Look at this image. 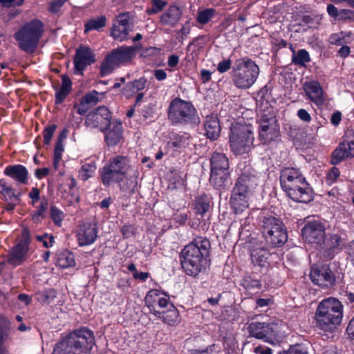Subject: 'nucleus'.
Instances as JSON below:
<instances>
[{"label": "nucleus", "instance_id": "nucleus-42", "mask_svg": "<svg viewBox=\"0 0 354 354\" xmlns=\"http://www.w3.org/2000/svg\"><path fill=\"white\" fill-rule=\"evenodd\" d=\"M216 11L214 8H206L203 10L198 11L196 21L202 24L205 25L207 24L212 18L215 17Z\"/></svg>", "mask_w": 354, "mask_h": 354}, {"label": "nucleus", "instance_id": "nucleus-2", "mask_svg": "<svg viewBox=\"0 0 354 354\" xmlns=\"http://www.w3.org/2000/svg\"><path fill=\"white\" fill-rule=\"evenodd\" d=\"M211 244L205 237H197L186 245L180 252V262L187 275L196 277L209 266Z\"/></svg>", "mask_w": 354, "mask_h": 354}, {"label": "nucleus", "instance_id": "nucleus-45", "mask_svg": "<svg viewBox=\"0 0 354 354\" xmlns=\"http://www.w3.org/2000/svg\"><path fill=\"white\" fill-rule=\"evenodd\" d=\"M68 0H53L50 1L48 6V11L53 15H57L60 12L62 8Z\"/></svg>", "mask_w": 354, "mask_h": 354}, {"label": "nucleus", "instance_id": "nucleus-28", "mask_svg": "<svg viewBox=\"0 0 354 354\" xmlns=\"http://www.w3.org/2000/svg\"><path fill=\"white\" fill-rule=\"evenodd\" d=\"M273 254L265 248H254L251 251V259L254 266L265 267L268 263L269 257Z\"/></svg>", "mask_w": 354, "mask_h": 354}, {"label": "nucleus", "instance_id": "nucleus-16", "mask_svg": "<svg viewBox=\"0 0 354 354\" xmlns=\"http://www.w3.org/2000/svg\"><path fill=\"white\" fill-rule=\"evenodd\" d=\"M285 192L290 198L297 203H308L314 198L313 190L306 178Z\"/></svg>", "mask_w": 354, "mask_h": 354}, {"label": "nucleus", "instance_id": "nucleus-17", "mask_svg": "<svg viewBox=\"0 0 354 354\" xmlns=\"http://www.w3.org/2000/svg\"><path fill=\"white\" fill-rule=\"evenodd\" d=\"M15 186L4 178L0 180V193L7 203L6 209L8 212L14 210L15 206L20 202L21 192L16 189Z\"/></svg>", "mask_w": 354, "mask_h": 354}, {"label": "nucleus", "instance_id": "nucleus-24", "mask_svg": "<svg viewBox=\"0 0 354 354\" xmlns=\"http://www.w3.org/2000/svg\"><path fill=\"white\" fill-rule=\"evenodd\" d=\"M354 156V140L344 141L333 151L331 163L337 165L344 159Z\"/></svg>", "mask_w": 354, "mask_h": 354}, {"label": "nucleus", "instance_id": "nucleus-8", "mask_svg": "<svg viewBox=\"0 0 354 354\" xmlns=\"http://www.w3.org/2000/svg\"><path fill=\"white\" fill-rule=\"evenodd\" d=\"M137 48L135 46H122L113 49L102 62L100 67L101 76L110 75L122 65L130 62L136 55Z\"/></svg>", "mask_w": 354, "mask_h": 354}, {"label": "nucleus", "instance_id": "nucleus-19", "mask_svg": "<svg viewBox=\"0 0 354 354\" xmlns=\"http://www.w3.org/2000/svg\"><path fill=\"white\" fill-rule=\"evenodd\" d=\"M250 335L272 343L275 337L274 325L265 322H252L248 327Z\"/></svg>", "mask_w": 354, "mask_h": 354}, {"label": "nucleus", "instance_id": "nucleus-63", "mask_svg": "<svg viewBox=\"0 0 354 354\" xmlns=\"http://www.w3.org/2000/svg\"><path fill=\"white\" fill-rule=\"evenodd\" d=\"M173 179H174L173 188L178 189V188H181L184 186L185 181H184L183 178L181 176L175 174Z\"/></svg>", "mask_w": 354, "mask_h": 354}, {"label": "nucleus", "instance_id": "nucleus-11", "mask_svg": "<svg viewBox=\"0 0 354 354\" xmlns=\"http://www.w3.org/2000/svg\"><path fill=\"white\" fill-rule=\"evenodd\" d=\"M133 15L130 12H121L113 21L111 29V37L118 41H124L129 39V32L133 30Z\"/></svg>", "mask_w": 354, "mask_h": 354}, {"label": "nucleus", "instance_id": "nucleus-15", "mask_svg": "<svg viewBox=\"0 0 354 354\" xmlns=\"http://www.w3.org/2000/svg\"><path fill=\"white\" fill-rule=\"evenodd\" d=\"M239 169L241 174L234 187L241 189V192L250 194L259 183L258 173L249 165L242 167V164L239 165Z\"/></svg>", "mask_w": 354, "mask_h": 354}, {"label": "nucleus", "instance_id": "nucleus-31", "mask_svg": "<svg viewBox=\"0 0 354 354\" xmlns=\"http://www.w3.org/2000/svg\"><path fill=\"white\" fill-rule=\"evenodd\" d=\"M147 82V80L144 77L134 81L129 82L122 88V93L126 97L130 98L135 93L143 90L146 86Z\"/></svg>", "mask_w": 354, "mask_h": 354}, {"label": "nucleus", "instance_id": "nucleus-61", "mask_svg": "<svg viewBox=\"0 0 354 354\" xmlns=\"http://www.w3.org/2000/svg\"><path fill=\"white\" fill-rule=\"evenodd\" d=\"M254 353L255 354H272V351L266 346L260 345L254 348Z\"/></svg>", "mask_w": 354, "mask_h": 354}, {"label": "nucleus", "instance_id": "nucleus-52", "mask_svg": "<svg viewBox=\"0 0 354 354\" xmlns=\"http://www.w3.org/2000/svg\"><path fill=\"white\" fill-rule=\"evenodd\" d=\"M232 66V61L230 59H225L221 61L217 65V70L221 73H224L229 71Z\"/></svg>", "mask_w": 354, "mask_h": 354}, {"label": "nucleus", "instance_id": "nucleus-29", "mask_svg": "<svg viewBox=\"0 0 354 354\" xmlns=\"http://www.w3.org/2000/svg\"><path fill=\"white\" fill-rule=\"evenodd\" d=\"M230 182L229 170H211L209 183L217 189H224Z\"/></svg>", "mask_w": 354, "mask_h": 354}, {"label": "nucleus", "instance_id": "nucleus-18", "mask_svg": "<svg viewBox=\"0 0 354 354\" xmlns=\"http://www.w3.org/2000/svg\"><path fill=\"white\" fill-rule=\"evenodd\" d=\"M310 277L315 284L322 288L331 287L335 282V277L328 266L313 268Z\"/></svg>", "mask_w": 354, "mask_h": 354}, {"label": "nucleus", "instance_id": "nucleus-34", "mask_svg": "<svg viewBox=\"0 0 354 354\" xmlns=\"http://www.w3.org/2000/svg\"><path fill=\"white\" fill-rule=\"evenodd\" d=\"M189 137L186 133H172L169 143L176 150H180L189 145Z\"/></svg>", "mask_w": 354, "mask_h": 354}, {"label": "nucleus", "instance_id": "nucleus-35", "mask_svg": "<svg viewBox=\"0 0 354 354\" xmlns=\"http://www.w3.org/2000/svg\"><path fill=\"white\" fill-rule=\"evenodd\" d=\"M74 254L69 251H64L58 254L56 265L61 268H68L75 266Z\"/></svg>", "mask_w": 354, "mask_h": 354}, {"label": "nucleus", "instance_id": "nucleus-20", "mask_svg": "<svg viewBox=\"0 0 354 354\" xmlns=\"http://www.w3.org/2000/svg\"><path fill=\"white\" fill-rule=\"evenodd\" d=\"M98 233L97 225L91 223H85L80 225L77 239L80 246H86L93 243Z\"/></svg>", "mask_w": 354, "mask_h": 354}, {"label": "nucleus", "instance_id": "nucleus-40", "mask_svg": "<svg viewBox=\"0 0 354 354\" xmlns=\"http://www.w3.org/2000/svg\"><path fill=\"white\" fill-rule=\"evenodd\" d=\"M97 166L95 162L85 163L78 170V176L82 180L86 181L94 175Z\"/></svg>", "mask_w": 354, "mask_h": 354}, {"label": "nucleus", "instance_id": "nucleus-12", "mask_svg": "<svg viewBox=\"0 0 354 354\" xmlns=\"http://www.w3.org/2000/svg\"><path fill=\"white\" fill-rule=\"evenodd\" d=\"M301 235L309 243L321 244L326 236L324 225L319 219L308 217L301 230Z\"/></svg>", "mask_w": 354, "mask_h": 354}, {"label": "nucleus", "instance_id": "nucleus-58", "mask_svg": "<svg viewBox=\"0 0 354 354\" xmlns=\"http://www.w3.org/2000/svg\"><path fill=\"white\" fill-rule=\"evenodd\" d=\"M297 117L305 122H310L311 121V116L309 113L304 109H300L297 113Z\"/></svg>", "mask_w": 354, "mask_h": 354}, {"label": "nucleus", "instance_id": "nucleus-10", "mask_svg": "<svg viewBox=\"0 0 354 354\" xmlns=\"http://www.w3.org/2000/svg\"><path fill=\"white\" fill-rule=\"evenodd\" d=\"M258 122V138L262 144L270 145L279 139V126L272 113L263 114L259 119Z\"/></svg>", "mask_w": 354, "mask_h": 354}, {"label": "nucleus", "instance_id": "nucleus-55", "mask_svg": "<svg viewBox=\"0 0 354 354\" xmlns=\"http://www.w3.org/2000/svg\"><path fill=\"white\" fill-rule=\"evenodd\" d=\"M9 326V321L3 316H0V342L3 339L4 333Z\"/></svg>", "mask_w": 354, "mask_h": 354}, {"label": "nucleus", "instance_id": "nucleus-9", "mask_svg": "<svg viewBox=\"0 0 354 354\" xmlns=\"http://www.w3.org/2000/svg\"><path fill=\"white\" fill-rule=\"evenodd\" d=\"M168 118L174 124H191L198 122L196 109L189 102L175 98L169 104Z\"/></svg>", "mask_w": 354, "mask_h": 354}, {"label": "nucleus", "instance_id": "nucleus-59", "mask_svg": "<svg viewBox=\"0 0 354 354\" xmlns=\"http://www.w3.org/2000/svg\"><path fill=\"white\" fill-rule=\"evenodd\" d=\"M37 239L39 241H41L46 248L51 247L53 245V243L54 242L53 237L52 236H48L47 234L42 236H38Z\"/></svg>", "mask_w": 354, "mask_h": 354}, {"label": "nucleus", "instance_id": "nucleus-22", "mask_svg": "<svg viewBox=\"0 0 354 354\" xmlns=\"http://www.w3.org/2000/svg\"><path fill=\"white\" fill-rule=\"evenodd\" d=\"M304 91L308 97L317 106L320 107L325 103L323 89L317 81L305 82L303 86Z\"/></svg>", "mask_w": 354, "mask_h": 354}, {"label": "nucleus", "instance_id": "nucleus-26", "mask_svg": "<svg viewBox=\"0 0 354 354\" xmlns=\"http://www.w3.org/2000/svg\"><path fill=\"white\" fill-rule=\"evenodd\" d=\"M249 195L247 193L241 192V189H239L237 187H234L230 202L232 209L236 214L242 212L248 207Z\"/></svg>", "mask_w": 354, "mask_h": 354}, {"label": "nucleus", "instance_id": "nucleus-60", "mask_svg": "<svg viewBox=\"0 0 354 354\" xmlns=\"http://www.w3.org/2000/svg\"><path fill=\"white\" fill-rule=\"evenodd\" d=\"M31 203L35 205L39 200V190L36 187H32L28 194Z\"/></svg>", "mask_w": 354, "mask_h": 354}, {"label": "nucleus", "instance_id": "nucleus-3", "mask_svg": "<svg viewBox=\"0 0 354 354\" xmlns=\"http://www.w3.org/2000/svg\"><path fill=\"white\" fill-rule=\"evenodd\" d=\"M95 344L93 332L86 327L73 330L55 344L53 354L89 353Z\"/></svg>", "mask_w": 354, "mask_h": 354}, {"label": "nucleus", "instance_id": "nucleus-56", "mask_svg": "<svg viewBox=\"0 0 354 354\" xmlns=\"http://www.w3.org/2000/svg\"><path fill=\"white\" fill-rule=\"evenodd\" d=\"M41 299L46 303H50L56 297V292L53 290L44 292L41 295Z\"/></svg>", "mask_w": 354, "mask_h": 354}, {"label": "nucleus", "instance_id": "nucleus-1", "mask_svg": "<svg viewBox=\"0 0 354 354\" xmlns=\"http://www.w3.org/2000/svg\"><path fill=\"white\" fill-rule=\"evenodd\" d=\"M99 172L106 187L118 183L123 192H135L137 189L140 174L127 156L118 155L111 158Z\"/></svg>", "mask_w": 354, "mask_h": 354}, {"label": "nucleus", "instance_id": "nucleus-39", "mask_svg": "<svg viewBox=\"0 0 354 354\" xmlns=\"http://www.w3.org/2000/svg\"><path fill=\"white\" fill-rule=\"evenodd\" d=\"M85 124L90 128H100L102 131H104L106 127V124L95 111L87 115Z\"/></svg>", "mask_w": 354, "mask_h": 354}, {"label": "nucleus", "instance_id": "nucleus-4", "mask_svg": "<svg viewBox=\"0 0 354 354\" xmlns=\"http://www.w3.org/2000/svg\"><path fill=\"white\" fill-rule=\"evenodd\" d=\"M343 306L335 297L323 299L319 304L315 318L317 326L324 331H333L342 322Z\"/></svg>", "mask_w": 354, "mask_h": 354}, {"label": "nucleus", "instance_id": "nucleus-49", "mask_svg": "<svg viewBox=\"0 0 354 354\" xmlns=\"http://www.w3.org/2000/svg\"><path fill=\"white\" fill-rule=\"evenodd\" d=\"M151 3L152 8L147 10L149 15L160 12L167 5V2L162 0H151Z\"/></svg>", "mask_w": 354, "mask_h": 354}, {"label": "nucleus", "instance_id": "nucleus-38", "mask_svg": "<svg viewBox=\"0 0 354 354\" xmlns=\"http://www.w3.org/2000/svg\"><path fill=\"white\" fill-rule=\"evenodd\" d=\"M3 174L15 180V185L22 184V165H8Z\"/></svg>", "mask_w": 354, "mask_h": 354}, {"label": "nucleus", "instance_id": "nucleus-36", "mask_svg": "<svg viewBox=\"0 0 354 354\" xmlns=\"http://www.w3.org/2000/svg\"><path fill=\"white\" fill-rule=\"evenodd\" d=\"M165 312L164 314L160 315V317L162 319L163 322L171 326L176 325L179 322L178 312L171 303L165 309Z\"/></svg>", "mask_w": 354, "mask_h": 354}, {"label": "nucleus", "instance_id": "nucleus-33", "mask_svg": "<svg viewBox=\"0 0 354 354\" xmlns=\"http://www.w3.org/2000/svg\"><path fill=\"white\" fill-rule=\"evenodd\" d=\"M211 170H229V160L223 153L214 152L211 158Z\"/></svg>", "mask_w": 354, "mask_h": 354}, {"label": "nucleus", "instance_id": "nucleus-6", "mask_svg": "<svg viewBox=\"0 0 354 354\" xmlns=\"http://www.w3.org/2000/svg\"><path fill=\"white\" fill-rule=\"evenodd\" d=\"M259 224L266 244L271 248L281 247L288 239L283 223L267 209L261 210Z\"/></svg>", "mask_w": 354, "mask_h": 354}, {"label": "nucleus", "instance_id": "nucleus-21", "mask_svg": "<svg viewBox=\"0 0 354 354\" xmlns=\"http://www.w3.org/2000/svg\"><path fill=\"white\" fill-rule=\"evenodd\" d=\"M306 178L300 170L294 167H286L281 170L280 183L282 189L286 192Z\"/></svg>", "mask_w": 354, "mask_h": 354}, {"label": "nucleus", "instance_id": "nucleus-41", "mask_svg": "<svg viewBox=\"0 0 354 354\" xmlns=\"http://www.w3.org/2000/svg\"><path fill=\"white\" fill-rule=\"evenodd\" d=\"M292 62L295 65L305 66L310 60L309 53L305 49H299L296 52L292 48Z\"/></svg>", "mask_w": 354, "mask_h": 354}, {"label": "nucleus", "instance_id": "nucleus-23", "mask_svg": "<svg viewBox=\"0 0 354 354\" xmlns=\"http://www.w3.org/2000/svg\"><path fill=\"white\" fill-rule=\"evenodd\" d=\"M95 62V54L86 46H80L76 50L74 59L75 70L82 72L84 68Z\"/></svg>", "mask_w": 354, "mask_h": 354}, {"label": "nucleus", "instance_id": "nucleus-44", "mask_svg": "<svg viewBox=\"0 0 354 354\" xmlns=\"http://www.w3.org/2000/svg\"><path fill=\"white\" fill-rule=\"evenodd\" d=\"M209 207V202L207 196H199L196 198L194 208L196 213L203 216L207 212Z\"/></svg>", "mask_w": 354, "mask_h": 354}, {"label": "nucleus", "instance_id": "nucleus-48", "mask_svg": "<svg viewBox=\"0 0 354 354\" xmlns=\"http://www.w3.org/2000/svg\"><path fill=\"white\" fill-rule=\"evenodd\" d=\"M95 111L97 113L98 116H100L102 118V120L106 124V126L109 124V122H111V114L107 107L100 106Z\"/></svg>", "mask_w": 354, "mask_h": 354}, {"label": "nucleus", "instance_id": "nucleus-54", "mask_svg": "<svg viewBox=\"0 0 354 354\" xmlns=\"http://www.w3.org/2000/svg\"><path fill=\"white\" fill-rule=\"evenodd\" d=\"M84 101L86 104H96L98 101V93L95 91L86 94L84 97Z\"/></svg>", "mask_w": 354, "mask_h": 354}, {"label": "nucleus", "instance_id": "nucleus-57", "mask_svg": "<svg viewBox=\"0 0 354 354\" xmlns=\"http://www.w3.org/2000/svg\"><path fill=\"white\" fill-rule=\"evenodd\" d=\"M340 172L337 167H333L327 174V180L330 183H334L339 176Z\"/></svg>", "mask_w": 354, "mask_h": 354}, {"label": "nucleus", "instance_id": "nucleus-53", "mask_svg": "<svg viewBox=\"0 0 354 354\" xmlns=\"http://www.w3.org/2000/svg\"><path fill=\"white\" fill-rule=\"evenodd\" d=\"M341 243V238L339 235L334 234L330 236V238L327 242V245L330 249H336L339 248Z\"/></svg>", "mask_w": 354, "mask_h": 354}, {"label": "nucleus", "instance_id": "nucleus-43", "mask_svg": "<svg viewBox=\"0 0 354 354\" xmlns=\"http://www.w3.org/2000/svg\"><path fill=\"white\" fill-rule=\"evenodd\" d=\"M106 19L104 16H100L95 19H92L88 20L85 24V32L93 30H99L101 28H103L106 25Z\"/></svg>", "mask_w": 354, "mask_h": 354}, {"label": "nucleus", "instance_id": "nucleus-37", "mask_svg": "<svg viewBox=\"0 0 354 354\" xmlns=\"http://www.w3.org/2000/svg\"><path fill=\"white\" fill-rule=\"evenodd\" d=\"M71 89V81L66 76L62 77L61 87L57 90L55 93V102L57 104L62 103L70 93Z\"/></svg>", "mask_w": 354, "mask_h": 354}, {"label": "nucleus", "instance_id": "nucleus-51", "mask_svg": "<svg viewBox=\"0 0 354 354\" xmlns=\"http://www.w3.org/2000/svg\"><path fill=\"white\" fill-rule=\"evenodd\" d=\"M56 128L57 126L55 124H52L44 129L43 131L44 144L48 145L50 143Z\"/></svg>", "mask_w": 354, "mask_h": 354}, {"label": "nucleus", "instance_id": "nucleus-30", "mask_svg": "<svg viewBox=\"0 0 354 354\" xmlns=\"http://www.w3.org/2000/svg\"><path fill=\"white\" fill-rule=\"evenodd\" d=\"M181 12L176 6H169L160 16V23L164 26L174 27L178 22Z\"/></svg>", "mask_w": 354, "mask_h": 354}, {"label": "nucleus", "instance_id": "nucleus-7", "mask_svg": "<svg viewBox=\"0 0 354 354\" xmlns=\"http://www.w3.org/2000/svg\"><path fill=\"white\" fill-rule=\"evenodd\" d=\"M254 134L250 125L236 124L231 128L230 147L235 155L248 153L253 147Z\"/></svg>", "mask_w": 354, "mask_h": 354}, {"label": "nucleus", "instance_id": "nucleus-50", "mask_svg": "<svg viewBox=\"0 0 354 354\" xmlns=\"http://www.w3.org/2000/svg\"><path fill=\"white\" fill-rule=\"evenodd\" d=\"M279 354H308V348L304 344H296L291 346L286 351H283Z\"/></svg>", "mask_w": 354, "mask_h": 354}, {"label": "nucleus", "instance_id": "nucleus-64", "mask_svg": "<svg viewBox=\"0 0 354 354\" xmlns=\"http://www.w3.org/2000/svg\"><path fill=\"white\" fill-rule=\"evenodd\" d=\"M82 120V118L81 116L75 118V113L73 111L71 113L69 122L74 128H77Z\"/></svg>", "mask_w": 354, "mask_h": 354}, {"label": "nucleus", "instance_id": "nucleus-13", "mask_svg": "<svg viewBox=\"0 0 354 354\" xmlns=\"http://www.w3.org/2000/svg\"><path fill=\"white\" fill-rule=\"evenodd\" d=\"M43 32V24L39 20H34L24 26V51L33 53L38 45Z\"/></svg>", "mask_w": 354, "mask_h": 354}, {"label": "nucleus", "instance_id": "nucleus-5", "mask_svg": "<svg viewBox=\"0 0 354 354\" xmlns=\"http://www.w3.org/2000/svg\"><path fill=\"white\" fill-rule=\"evenodd\" d=\"M259 74V66L247 56L236 59L230 72L232 84L241 90L251 88L257 82Z\"/></svg>", "mask_w": 354, "mask_h": 354}, {"label": "nucleus", "instance_id": "nucleus-47", "mask_svg": "<svg viewBox=\"0 0 354 354\" xmlns=\"http://www.w3.org/2000/svg\"><path fill=\"white\" fill-rule=\"evenodd\" d=\"M243 286L246 290L259 289L261 288V283L257 279H253L250 277H246L243 279Z\"/></svg>", "mask_w": 354, "mask_h": 354}, {"label": "nucleus", "instance_id": "nucleus-62", "mask_svg": "<svg viewBox=\"0 0 354 354\" xmlns=\"http://www.w3.org/2000/svg\"><path fill=\"white\" fill-rule=\"evenodd\" d=\"M121 232L124 239L130 238L134 234L133 227L131 225H124L122 227Z\"/></svg>", "mask_w": 354, "mask_h": 354}, {"label": "nucleus", "instance_id": "nucleus-27", "mask_svg": "<svg viewBox=\"0 0 354 354\" xmlns=\"http://www.w3.org/2000/svg\"><path fill=\"white\" fill-rule=\"evenodd\" d=\"M204 129L207 137L212 140H216L221 132V126L218 118L214 115H207L204 122Z\"/></svg>", "mask_w": 354, "mask_h": 354}, {"label": "nucleus", "instance_id": "nucleus-14", "mask_svg": "<svg viewBox=\"0 0 354 354\" xmlns=\"http://www.w3.org/2000/svg\"><path fill=\"white\" fill-rule=\"evenodd\" d=\"M145 301L150 313L158 317H160V315L165 313V309L171 303L169 296L157 289L149 291Z\"/></svg>", "mask_w": 354, "mask_h": 354}, {"label": "nucleus", "instance_id": "nucleus-25", "mask_svg": "<svg viewBox=\"0 0 354 354\" xmlns=\"http://www.w3.org/2000/svg\"><path fill=\"white\" fill-rule=\"evenodd\" d=\"M104 132L105 133V140L107 145L109 146H115L122 138V123L118 120L109 122Z\"/></svg>", "mask_w": 354, "mask_h": 354}, {"label": "nucleus", "instance_id": "nucleus-32", "mask_svg": "<svg viewBox=\"0 0 354 354\" xmlns=\"http://www.w3.org/2000/svg\"><path fill=\"white\" fill-rule=\"evenodd\" d=\"M6 263L13 267L22 264V239L10 250Z\"/></svg>", "mask_w": 354, "mask_h": 354}, {"label": "nucleus", "instance_id": "nucleus-46", "mask_svg": "<svg viewBox=\"0 0 354 354\" xmlns=\"http://www.w3.org/2000/svg\"><path fill=\"white\" fill-rule=\"evenodd\" d=\"M50 217L56 225L60 226L64 218V213L55 206H51Z\"/></svg>", "mask_w": 354, "mask_h": 354}]
</instances>
